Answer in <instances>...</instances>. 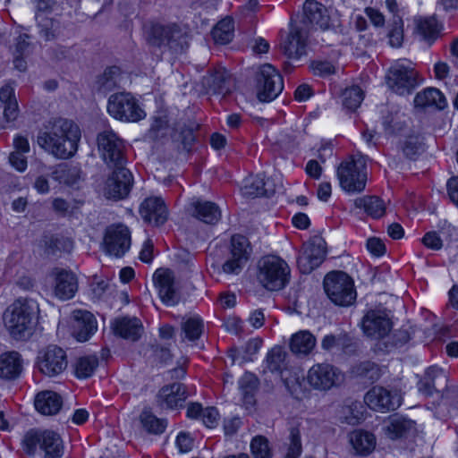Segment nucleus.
<instances>
[{
    "instance_id": "f257e3e1",
    "label": "nucleus",
    "mask_w": 458,
    "mask_h": 458,
    "mask_svg": "<svg viewBox=\"0 0 458 458\" xmlns=\"http://www.w3.org/2000/svg\"><path fill=\"white\" fill-rule=\"evenodd\" d=\"M81 133L79 126L71 120L59 118L49 128L40 131L37 142L40 148L59 159L75 155Z\"/></svg>"
},
{
    "instance_id": "f03ea898",
    "label": "nucleus",
    "mask_w": 458,
    "mask_h": 458,
    "mask_svg": "<svg viewBox=\"0 0 458 458\" xmlns=\"http://www.w3.org/2000/svg\"><path fill=\"white\" fill-rule=\"evenodd\" d=\"M38 313L36 301L19 298L4 313V325L13 337L25 339L32 335Z\"/></svg>"
},
{
    "instance_id": "7ed1b4c3",
    "label": "nucleus",
    "mask_w": 458,
    "mask_h": 458,
    "mask_svg": "<svg viewBox=\"0 0 458 458\" xmlns=\"http://www.w3.org/2000/svg\"><path fill=\"white\" fill-rule=\"evenodd\" d=\"M367 157L360 153L342 161L336 169L340 187L351 194L360 193L367 182Z\"/></svg>"
},
{
    "instance_id": "20e7f679",
    "label": "nucleus",
    "mask_w": 458,
    "mask_h": 458,
    "mask_svg": "<svg viewBox=\"0 0 458 458\" xmlns=\"http://www.w3.org/2000/svg\"><path fill=\"white\" fill-rule=\"evenodd\" d=\"M257 278L266 289L279 291L289 282L290 267L284 259L276 256H267L259 262Z\"/></svg>"
},
{
    "instance_id": "39448f33",
    "label": "nucleus",
    "mask_w": 458,
    "mask_h": 458,
    "mask_svg": "<svg viewBox=\"0 0 458 458\" xmlns=\"http://www.w3.org/2000/svg\"><path fill=\"white\" fill-rule=\"evenodd\" d=\"M22 444L26 453L30 455L35 454L38 446L44 451L45 458H62L64 454L60 436L51 430L31 429L24 436Z\"/></svg>"
},
{
    "instance_id": "423d86ee",
    "label": "nucleus",
    "mask_w": 458,
    "mask_h": 458,
    "mask_svg": "<svg viewBox=\"0 0 458 458\" xmlns=\"http://www.w3.org/2000/svg\"><path fill=\"white\" fill-rule=\"evenodd\" d=\"M324 289L328 298L339 306H349L356 299L352 279L342 271L327 274L324 279Z\"/></svg>"
},
{
    "instance_id": "0eeeda50",
    "label": "nucleus",
    "mask_w": 458,
    "mask_h": 458,
    "mask_svg": "<svg viewBox=\"0 0 458 458\" xmlns=\"http://www.w3.org/2000/svg\"><path fill=\"white\" fill-rule=\"evenodd\" d=\"M388 88L398 95L410 94L417 86V72L413 64L406 59L395 61L386 74Z\"/></svg>"
},
{
    "instance_id": "6e6552de",
    "label": "nucleus",
    "mask_w": 458,
    "mask_h": 458,
    "mask_svg": "<svg viewBox=\"0 0 458 458\" xmlns=\"http://www.w3.org/2000/svg\"><path fill=\"white\" fill-rule=\"evenodd\" d=\"M148 41L153 46L166 47L175 54L182 53L188 47L185 33L176 24L153 25Z\"/></svg>"
},
{
    "instance_id": "1a4fd4ad",
    "label": "nucleus",
    "mask_w": 458,
    "mask_h": 458,
    "mask_svg": "<svg viewBox=\"0 0 458 458\" xmlns=\"http://www.w3.org/2000/svg\"><path fill=\"white\" fill-rule=\"evenodd\" d=\"M108 114L119 121L138 122L146 115L137 99L129 92H119L109 97Z\"/></svg>"
},
{
    "instance_id": "9d476101",
    "label": "nucleus",
    "mask_w": 458,
    "mask_h": 458,
    "mask_svg": "<svg viewBox=\"0 0 458 458\" xmlns=\"http://www.w3.org/2000/svg\"><path fill=\"white\" fill-rule=\"evenodd\" d=\"M256 88L259 101L270 102L282 92L283 78L273 65L264 64L256 72Z\"/></svg>"
},
{
    "instance_id": "9b49d317",
    "label": "nucleus",
    "mask_w": 458,
    "mask_h": 458,
    "mask_svg": "<svg viewBox=\"0 0 458 458\" xmlns=\"http://www.w3.org/2000/svg\"><path fill=\"white\" fill-rule=\"evenodd\" d=\"M307 381L315 390L327 391L344 381V374L329 363H318L308 371Z\"/></svg>"
},
{
    "instance_id": "f8f14e48",
    "label": "nucleus",
    "mask_w": 458,
    "mask_h": 458,
    "mask_svg": "<svg viewBox=\"0 0 458 458\" xmlns=\"http://www.w3.org/2000/svg\"><path fill=\"white\" fill-rule=\"evenodd\" d=\"M98 150L108 165H121L124 163V141L113 131L106 130L98 134Z\"/></svg>"
},
{
    "instance_id": "ddd939ff",
    "label": "nucleus",
    "mask_w": 458,
    "mask_h": 458,
    "mask_svg": "<svg viewBox=\"0 0 458 458\" xmlns=\"http://www.w3.org/2000/svg\"><path fill=\"white\" fill-rule=\"evenodd\" d=\"M402 395L397 389L375 386L369 389L365 396V403L373 411L380 412L392 411L402 404Z\"/></svg>"
},
{
    "instance_id": "4468645a",
    "label": "nucleus",
    "mask_w": 458,
    "mask_h": 458,
    "mask_svg": "<svg viewBox=\"0 0 458 458\" xmlns=\"http://www.w3.org/2000/svg\"><path fill=\"white\" fill-rule=\"evenodd\" d=\"M68 360L65 352L57 345H48L41 350L37 357L38 370L47 377H56L67 368Z\"/></svg>"
},
{
    "instance_id": "2eb2a0df",
    "label": "nucleus",
    "mask_w": 458,
    "mask_h": 458,
    "mask_svg": "<svg viewBox=\"0 0 458 458\" xmlns=\"http://www.w3.org/2000/svg\"><path fill=\"white\" fill-rule=\"evenodd\" d=\"M326 254L325 240L319 235L311 237L303 244L302 252L297 259L300 271L310 274L324 261Z\"/></svg>"
},
{
    "instance_id": "dca6fc26",
    "label": "nucleus",
    "mask_w": 458,
    "mask_h": 458,
    "mask_svg": "<svg viewBox=\"0 0 458 458\" xmlns=\"http://www.w3.org/2000/svg\"><path fill=\"white\" fill-rule=\"evenodd\" d=\"M131 233L124 225H112L106 229L104 251L115 258L123 257L130 249Z\"/></svg>"
},
{
    "instance_id": "f3484780",
    "label": "nucleus",
    "mask_w": 458,
    "mask_h": 458,
    "mask_svg": "<svg viewBox=\"0 0 458 458\" xmlns=\"http://www.w3.org/2000/svg\"><path fill=\"white\" fill-rule=\"evenodd\" d=\"M114 167V172L106 182L105 195L107 199H123L129 195L132 187V174L123 165Z\"/></svg>"
},
{
    "instance_id": "a211bd4d",
    "label": "nucleus",
    "mask_w": 458,
    "mask_h": 458,
    "mask_svg": "<svg viewBox=\"0 0 458 458\" xmlns=\"http://www.w3.org/2000/svg\"><path fill=\"white\" fill-rule=\"evenodd\" d=\"M251 249L245 236L233 235L231 239L230 258L222 269L226 274H239L247 263Z\"/></svg>"
},
{
    "instance_id": "6ab92c4d",
    "label": "nucleus",
    "mask_w": 458,
    "mask_h": 458,
    "mask_svg": "<svg viewBox=\"0 0 458 458\" xmlns=\"http://www.w3.org/2000/svg\"><path fill=\"white\" fill-rule=\"evenodd\" d=\"M153 281L163 303L167 306H174L179 302L180 297L175 288V276L172 270L168 268L157 269L153 275Z\"/></svg>"
},
{
    "instance_id": "aec40b11",
    "label": "nucleus",
    "mask_w": 458,
    "mask_h": 458,
    "mask_svg": "<svg viewBox=\"0 0 458 458\" xmlns=\"http://www.w3.org/2000/svg\"><path fill=\"white\" fill-rule=\"evenodd\" d=\"M299 27L309 32L310 29L327 30L329 26V15L326 7L316 0H306L303 4V16Z\"/></svg>"
},
{
    "instance_id": "412c9836",
    "label": "nucleus",
    "mask_w": 458,
    "mask_h": 458,
    "mask_svg": "<svg viewBox=\"0 0 458 458\" xmlns=\"http://www.w3.org/2000/svg\"><path fill=\"white\" fill-rule=\"evenodd\" d=\"M54 278V294L61 301H67L74 297L78 291V280L74 273L60 267L51 271Z\"/></svg>"
},
{
    "instance_id": "4be33fe9",
    "label": "nucleus",
    "mask_w": 458,
    "mask_h": 458,
    "mask_svg": "<svg viewBox=\"0 0 458 458\" xmlns=\"http://www.w3.org/2000/svg\"><path fill=\"white\" fill-rule=\"evenodd\" d=\"M362 329L368 336L381 338L388 334L391 322L387 315L381 310H369L363 317Z\"/></svg>"
},
{
    "instance_id": "5701e85b",
    "label": "nucleus",
    "mask_w": 458,
    "mask_h": 458,
    "mask_svg": "<svg viewBox=\"0 0 458 458\" xmlns=\"http://www.w3.org/2000/svg\"><path fill=\"white\" fill-rule=\"evenodd\" d=\"M201 83L207 93L225 96L232 89L231 74L223 67L204 76Z\"/></svg>"
},
{
    "instance_id": "b1692460",
    "label": "nucleus",
    "mask_w": 458,
    "mask_h": 458,
    "mask_svg": "<svg viewBox=\"0 0 458 458\" xmlns=\"http://www.w3.org/2000/svg\"><path fill=\"white\" fill-rule=\"evenodd\" d=\"M448 382L447 375L445 372L436 366L428 368L418 383L419 391L427 395H432L434 392L442 393L446 387Z\"/></svg>"
},
{
    "instance_id": "393cba45",
    "label": "nucleus",
    "mask_w": 458,
    "mask_h": 458,
    "mask_svg": "<svg viewBox=\"0 0 458 458\" xmlns=\"http://www.w3.org/2000/svg\"><path fill=\"white\" fill-rule=\"evenodd\" d=\"M140 213L144 221L154 225H161L167 220V208L162 199H146L140 205Z\"/></svg>"
},
{
    "instance_id": "a878e982",
    "label": "nucleus",
    "mask_w": 458,
    "mask_h": 458,
    "mask_svg": "<svg viewBox=\"0 0 458 458\" xmlns=\"http://www.w3.org/2000/svg\"><path fill=\"white\" fill-rule=\"evenodd\" d=\"M308 32L302 27L292 28L286 42L284 45V54L292 59H299L306 55V39Z\"/></svg>"
},
{
    "instance_id": "bb28decb",
    "label": "nucleus",
    "mask_w": 458,
    "mask_h": 458,
    "mask_svg": "<svg viewBox=\"0 0 458 458\" xmlns=\"http://www.w3.org/2000/svg\"><path fill=\"white\" fill-rule=\"evenodd\" d=\"M74 319L73 330L78 341H87L97 330V321L92 313L87 310H74L72 313Z\"/></svg>"
},
{
    "instance_id": "cd10ccee",
    "label": "nucleus",
    "mask_w": 458,
    "mask_h": 458,
    "mask_svg": "<svg viewBox=\"0 0 458 458\" xmlns=\"http://www.w3.org/2000/svg\"><path fill=\"white\" fill-rule=\"evenodd\" d=\"M414 427L413 420L403 416L393 415L385 421L382 430L388 438L395 440L406 437Z\"/></svg>"
},
{
    "instance_id": "c85d7f7f",
    "label": "nucleus",
    "mask_w": 458,
    "mask_h": 458,
    "mask_svg": "<svg viewBox=\"0 0 458 458\" xmlns=\"http://www.w3.org/2000/svg\"><path fill=\"white\" fill-rule=\"evenodd\" d=\"M187 398L186 386L182 383H174L163 386L158 393L162 406L169 409L182 407Z\"/></svg>"
},
{
    "instance_id": "c756f323",
    "label": "nucleus",
    "mask_w": 458,
    "mask_h": 458,
    "mask_svg": "<svg viewBox=\"0 0 458 458\" xmlns=\"http://www.w3.org/2000/svg\"><path fill=\"white\" fill-rule=\"evenodd\" d=\"M112 327L115 335L132 342L139 340L143 333V326L140 320L135 317L116 318Z\"/></svg>"
},
{
    "instance_id": "7c9ffc66",
    "label": "nucleus",
    "mask_w": 458,
    "mask_h": 458,
    "mask_svg": "<svg viewBox=\"0 0 458 458\" xmlns=\"http://www.w3.org/2000/svg\"><path fill=\"white\" fill-rule=\"evenodd\" d=\"M275 192V188L269 181H265L263 174L250 176L244 181L242 193L248 197L270 196Z\"/></svg>"
},
{
    "instance_id": "2f4dec72",
    "label": "nucleus",
    "mask_w": 458,
    "mask_h": 458,
    "mask_svg": "<svg viewBox=\"0 0 458 458\" xmlns=\"http://www.w3.org/2000/svg\"><path fill=\"white\" fill-rule=\"evenodd\" d=\"M22 369L21 355L17 352H8L0 356V377L14 379Z\"/></svg>"
},
{
    "instance_id": "473e14b6",
    "label": "nucleus",
    "mask_w": 458,
    "mask_h": 458,
    "mask_svg": "<svg viewBox=\"0 0 458 458\" xmlns=\"http://www.w3.org/2000/svg\"><path fill=\"white\" fill-rule=\"evenodd\" d=\"M316 346V337L308 330L293 334L290 341V350L297 356H306Z\"/></svg>"
},
{
    "instance_id": "72a5a7b5",
    "label": "nucleus",
    "mask_w": 458,
    "mask_h": 458,
    "mask_svg": "<svg viewBox=\"0 0 458 458\" xmlns=\"http://www.w3.org/2000/svg\"><path fill=\"white\" fill-rule=\"evenodd\" d=\"M63 404L59 394L52 391H45L38 394L35 400L36 410L44 415L56 414Z\"/></svg>"
},
{
    "instance_id": "f704fd0d",
    "label": "nucleus",
    "mask_w": 458,
    "mask_h": 458,
    "mask_svg": "<svg viewBox=\"0 0 458 458\" xmlns=\"http://www.w3.org/2000/svg\"><path fill=\"white\" fill-rule=\"evenodd\" d=\"M123 74L117 66H111L106 68L102 74H100L96 81V88L101 93H107L122 85Z\"/></svg>"
},
{
    "instance_id": "c9c22d12",
    "label": "nucleus",
    "mask_w": 458,
    "mask_h": 458,
    "mask_svg": "<svg viewBox=\"0 0 458 458\" xmlns=\"http://www.w3.org/2000/svg\"><path fill=\"white\" fill-rule=\"evenodd\" d=\"M193 207L194 216L205 224L215 225L221 218V210L214 202L198 200L193 204Z\"/></svg>"
},
{
    "instance_id": "e433bc0d",
    "label": "nucleus",
    "mask_w": 458,
    "mask_h": 458,
    "mask_svg": "<svg viewBox=\"0 0 458 458\" xmlns=\"http://www.w3.org/2000/svg\"><path fill=\"white\" fill-rule=\"evenodd\" d=\"M415 106L428 107L434 106L437 109H444L446 101L442 92L436 88H428L417 93L414 98Z\"/></svg>"
},
{
    "instance_id": "4c0bfd02",
    "label": "nucleus",
    "mask_w": 458,
    "mask_h": 458,
    "mask_svg": "<svg viewBox=\"0 0 458 458\" xmlns=\"http://www.w3.org/2000/svg\"><path fill=\"white\" fill-rule=\"evenodd\" d=\"M350 443L356 454L366 455L375 448L376 438L369 432L355 430L350 434Z\"/></svg>"
},
{
    "instance_id": "58836bf2",
    "label": "nucleus",
    "mask_w": 458,
    "mask_h": 458,
    "mask_svg": "<svg viewBox=\"0 0 458 458\" xmlns=\"http://www.w3.org/2000/svg\"><path fill=\"white\" fill-rule=\"evenodd\" d=\"M81 173V169L76 165L60 164L53 169L51 177L59 183L72 186L80 181Z\"/></svg>"
},
{
    "instance_id": "ea45409f",
    "label": "nucleus",
    "mask_w": 458,
    "mask_h": 458,
    "mask_svg": "<svg viewBox=\"0 0 458 458\" xmlns=\"http://www.w3.org/2000/svg\"><path fill=\"white\" fill-rule=\"evenodd\" d=\"M286 352L280 346L273 347L267 354L265 360V369L271 373L282 374L287 370Z\"/></svg>"
},
{
    "instance_id": "a19ab883",
    "label": "nucleus",
    "mask_w": 458,
    "mask_h": 458,
    "mask_svg": "<svg viewBox=\"0 0 458 458\" xmlns=\"http://www.w3.org/2000/svg\"><path fill=\"white\" fill-rule=\"evenodd\" d=\"M357 208H364L365 212L375 217H381L386 211V206L382 199L376 196H365L354 200Z\"/></svg>"
},
{
    "instance_id": "79ce46f5",
    "label": "nucleus",
    "mask_w": 458,
    "mask_h": 458,
    "mask_svg": "<svg viewBox=\"0 0 458 458\" xmlns=\"http://www.w3.org/2000/svg\"><path fill=\"white\" fill-rule=\"evenodd\" d=\"M182 340L195 342L203 333V320L197 316L190 317L182 322Z\"/></svg>"
},
{
    "instance_id": "37998d69",
    "label": "nucleus",
    "mask_w": 458,
    "mask_h": 458,
    "mask_svg": "<svg viewBox=\"0 0 458 458\" xmlns=\"http://www.w3.org/2000/svg\"><path fill=\"white\" fill-rule=\"evenodd\" d=\"M352 372L355 377L371 383L378 380L382 375L381 368L370 360H365L356 364L352 368Z\"/></svg>"
},
{
    "instance_id": "c03bdc74",
    "label": "nucleus",
    "mask_w": 458,
    "mask_h": 458,
    "mask_svg": "<svg viewBox=\"0 0 458 458\" xmlns=\"http://www.w3.org/2000/svg\"><path fill=\"white\" fill-rule=\"evenodd\" d=\"M98 366V359L95 355L82 356L74 363V373L78 378L91 377Z\"/></svg>"
},
{
    "instance_id": "a18cd8bd",
    "label": "nucleus",
    "mask_w": 458,
    "mask_h": 458,
    "mask_svg": "<svg viewBox=\"0 0 458 458\" xmlns=\"http://www.w3.org/2000/svg\"><path fill=\"white\" fill-rule=\"evenodd\" d=\"M43 242L46 251L51 255L70 251L72 249V242L69 238L60 235L45 236Z\"/></svg>"
},
{
    "instance_id": "49530a36",
    "label": "nucleus",
    "mask_w": 458,
    "mask_h": 458,
    "mask_svg": "<svg viewBox=\"0 0 458 458\" xmlns=\"http://www.w3.org/2000/svg\"><path fill=\"white\" fill-rule=\"evenodd\" d=\"M212 37L218 44H227L233 37V24L231 19L220 21L212 30Z\"/></svg>"
},
{
    "instance_id": "de8ad7c7",
    "label": "nucleus",
    "mask_w": 458,
    "mask_h": 458,
    "mask_svg": "<svg viewBox=\"0 0 458 458\" xmlns=\"http://www.w3.org/2000/svg\"><path fill=\"white\" fill-rule=\"evenodd\" d=\"M259 386L258 377L250 372H246L239 380V388L243 395L244 401L248 403H252L253 394Z\"/></svg>"
},
{
    "instance_id": "09e8293b",
    "label": "nucleus",
    "mask_w": 458,
    "mask_h": 458,
    "mask_svg": "<svg viewBox=\"0 0 458 458\" xmlns=\"http://www.w3.org/2000/svg\"><path fill=\"white\" fill-rule=\"evenodd\" d=\"M364 98L362 89L358 86L346 88L342 93L343 106L349 110L357 109Z\"/></svg>"
},
{
    "instance_id": "8fccbe9b",
    "label": "nucleus",
    "mask_w": 458,
    "mask_h": 458,
    "mask_svg": "<svg viewBox=\"0 0 458 458\" xmlns=\"http://www.w3.org/2000/svg\"><path fill=\"white\" fill-rule=\"evenodd\" d=\"M340 418L350 425L358 424L362 419V405L359 402H351L341 408Z\"/></svg>"
},
{
    "instance_id": "3c124183",
    "label": "nucleus",
    "mask_w": 458,
    "mask_h": 458,
    "mask_svg": "<svg viewBox=\"0 0 458 458\" xmlns=\"http://www.w3.org/2000/svg\"><path fill=\"white\" fill-rule=\"evenodd\" d=\"M140 419L142 427L149 433L161 434L166 428V420L157 418L149 411H143Z\"/></svg>"
},
{
    "instance_id": "603ef678",
    "label": "nucleus",
    "mask_w": 458,
    "mask_h": 458,
    "mask_svg": "<svg viewBox=\"0 0 458 458\" xmlns=\"http://www.w3.org/2000/svg\"><path fill=\"white\" fill-rule=\"evenodd\" d=\"M389 45L393 47H400L403 40V21L401 17L394 15L387 33Z\"/></svg>"
},
{
    "instance_id": "864d4df0",
    "label": "nucleus",
    "mask_w": 458,
    "mask_h": 458,
    "mask_svg": "<svg viewBox=\"0 0 458 458\" xmlns=\"http://www.w3.org/2000/svg\"><path fill=\"white\" fill-rule=\"evenodd\" d=\"M302 453L301 432L299 428H290L287 443V452L284 458H299Z\"/></svg>"
},
{
    "instance_id": "5fc2aeb1",
    "label": "nucleus",
    "mask_w": 458,
    "mask_h": 458,
    "mask_svg": "<svg viewBox=\"0 0 458 458\" xmlns=\"http://www.w3.org/2000/svg\"><path fill=\"white\" fill-rule=\"evenodd\" d=\"M402 150L408 158L414 159L423 152V143L420 137L413 134L407 136L402 143Z\"/></svg>"
},
{
    "instance_id": "6e6d98bb",
    "label": "nucleus",
    "mask_w": 458,
    "mask_h": 458,
    "mask_svg": "<svg viewBox=\"0 0 458 458\" xmlns=\"http://www.w3.org/2000/svg\"><path fill=\"white\" fill-rule=\"evenodd\" d=\"M416 28L418 33L425 40L433 39L437 34V21L433 17L418 19Z\"/></svg>"
},
{
    "instance_id": "4d7b16f0",
    "label": "nucleus",
    "mask_w": 458,
    "mask_h": 458,
    "mask_svg": "<svg viewBox=\"0 0 458 458\" xmlns=\"http://www.w3.org/2000/svg\"><path fill=\"white\" fill-rule=\"evenodd\" d=\"M251 454L254 458H271L268 441L262 436L255 437L250 443Z\"/></svg>"
},
{
    "instance_id": "13d9d810",
    "label": "nucleus",
    "mask_w": 458,
    "mask_h": 458,
    "mask_svg": "<svg viewBox=\"0 0 458 458\" xmlns=\"http://www.w3.org/2000/svg\"><path fill=\"white\" fill-rule=\"evenodd\" d=\"M168 131V121L166 117L164 116H157L155 117L150 129L148 131V136L152 140H157L159 138H163L165 135H166Z\"/></svg>"
},
{
    "instance_id": "bf43d9fd",
    "label": "nucleus",
    "mask_w": 458,
    "mask_h": 458,
    "mask_svg": "<svg viewBox=\"0 0 458 458\" xmlns=\"http://www.w3.org/2000/svg\"><path fill=\"white\" fill-rule=\"evenodd\" d=\"M383 125L388 133H395L400 131L404 126V122L402 119V115L396 112L394 114H390L384 117Z\"/></svg>"
},
{
    "instance_id": "052dcab7",
    "label": "nucleus",
    "mask_w": 458,
    "mask_h": 458,
    "mask_svg": "<svg viewBox=\"0 0 458 458\" xmlns=\"http://www.w3.org/2000/svg\"><path fill=\"white\" fill-rule=\"evenodd\" d=\"M3 108V119L6 123H12L17 120L20 114L18 101H13L1 106Z\"/></svg>"
},
{
    "instance_id": "680f3d73",
    "label": "nucleus",
    "mask_w": 458,
    "mask_h": 458,
    "mask_svg": "<svg viewBox=\"0 0 458 458\" xmlns=\"http://www.w3.org/2000/svg\"><path fill=\"white\" fill-rule=\"evenodd\" d=\"M28 39L29 36L27 34H21L17 37L15 38L13 55L28 56L31 52V47Z\"/></svg>"
},
{
    "instance_id": "e2e57ef3",
    "label": "nucleus",
    "mask_w": 458,
    "mask_h": 458,
    "mask_svg": "<svg viewBox=\"0 0 458 458\" xmlns=\"http://www.w3.org/2000/svg\"><path fill=\"white\" fill-rule=\"evenodd\" d=\"M13 101H17L15 96L14 82L8 81L0 88V104L2 106Z\"/></svg>"
},
{
    "instance_id": "0e129e2a",
    "label": "nucleus",
    "mask_w": 458,
    "mask_h": 458,
    "mask_svg": "<svg viewBox=\"0 0 458 458\" xmlns=\"http://www.w3.org/2000/svg\"><path fill=\"white\" fill-rule=\"evenodd\" d=\"M281 378L290 393H293L300 386V376L294 372L292 374L288 369L280 374Z\"/></svg>"
},
{
    "instance_id": "69168bd1",
    "label": "nucleus",
    "mask_w": 458,
    "mask_h": 458,
    "mask_svg": "<svg viewBox=\"0 0 458 458\" xmlns=\"http://www.w3.org/2000/svg\"><path fill=\"white\" fill-rule=\"evenodd\" d=\"M201 420L206 427L215 428L218 424L219 413L215 407H207L203 411Z\"/></svg>"
},
{
    "instance_id": "338daca9",
    "label": "nucleus",
    "mask_w": 458,
    "mask_h": 458,
    "mask_svg": "<svg viewBox=\"0 0 458 458\" xmlns=\"http://www.w3.org/2000/svg\"><path fill=\"white\" fill-rule=\"evenodd\" d=\"M422 242L427 248L433 250H439L443 247V241L434 231L428 232L422 238Z\"/></svg>"
},
{
    "instance_id": "774afa93",
    "label": "nucleus",
    "mask_w": 458,
    "mask_h": 458,
    "mask_svg": "<svg viewBox=\"0 0 458 458\" xmlns=\"http://www.w3.org/2000/svg\"><path fill=\"white\" fill-rule=\"evenodd\" d=\"M367 249L374 256H381L386 252V246L379 238L371 237L367 241Z\"/></svg>"
}]
</instances>
